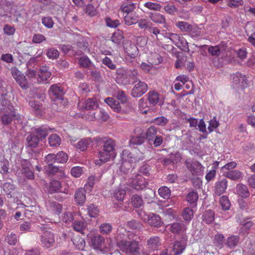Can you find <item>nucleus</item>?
<instances>
[{
	"mask_svg": "<svg viewBox=\"0 0 255 255\" xmlns=\"http://www.w3.org/2000/svg\"><path fill=\"white\" fill-rule=\"evenodd\" d=\"M0 121L3 125H8L12 121L15 124L22 123L23 116L16 113L14 107L5 99L0 101Z\"/></svg>",
	"mask_w": 255,
	"mask_h": 255,
	"instance_id": "nucleus-1",
	"label": "nucleus"
},
{
	"mask_svg": "<svg viewBox=\"0 0 255 255\" xmlns=\"http://www.w3.org/2000/svg\"><path fill=\"white\" fill-rule=\"evenodd\" d=\"M87 241L93 249L102 252H107L114 247L110 238L105 239L101 235L94 232H90L87 235Z\"/></svg>",
	"mask_w": 255,
	"mask_h": 255,
	"instance_id": "nucleus-2",
	"label": "nucleus"
},
{
	"mask_svg": "<svg viewBox=\"0 0 255 255\" xmlns=\"http://www.w3.org/2000/svg\"><path fill=\"white\" fill-rule=\"evenodd\" d=\"M128 234L124 237H118L117 239V245L123 252L128 253L131 255H140L139 247L137 242L130 240L128 238Z\"/></svg>",
	"mask_w": 255,
	"mask_h": 255,
	"instance_id": "nucleus-3",
	"label": "nucleus"
},
{
	"mask_svg": "<svg viewBox=\"0 0 255 255\" xmlns=\"http://www.w3.org/2000/svg\"><path fill=\"white\" fill-rule=\"evenodd\" d=\"M231 86L237 92H240L247 87V79L245 75L239 72L231 75Z\"/></svg>",
	"mask_w": 255,
	"mask_h": 255,
	"instance_id": "nucleus-4",
	"label": "nucleus"
},
{
	"mask_svg": "<svg viewBox=\"0 0 255 255\" xmlns=\"http://www.w3.org/2000/svg\"><path fill=\"white\" fill-rule=\"evenodd\" d=\"M128 184V186L138 191L145 188L148 185V182L143 177L138 174L129 179Z\"/></svg>",
	"mask_w": 255,
	"mask_h": 255,
	"instance_id": "nucleus-5",
	"label": "nucleus"
},
{
	"mask_svg": "<svg viewBox=\"0 0 255 255\" xmlns=\"http://www.w3.org/2000/svg\"><path fill=\"white\" fill-rule=\"evenodd\" d=\"M21 168L16 171L17 176L20 178H25L27 179H33L34 175L33 172L30 169V163L27 160L21 162Z\"/></svg>",
	"mask_w": 255,
	"mask_h": 255,
	"instance_id": "nucleus-6",
	"label": "nucleus"
},
{
	"mask_svg": "<svg viewBox=\"0 0 255 255\" xmlns=\"http://www.w3.org/2000/svg\"><path fill=\"white\" fill-rule=\"evenodd\" d=\"M41 230L44 232L41 236V242L43 246L46 248H50L53 246L55 243V238L53 233L49 231H45L46 228L44 226L46 224H41Z\"/></svg>",
	"mask_w": 255,
	"mask_h": 255,
	"instance_id": "nucleus-7",
	"label": "nucleus"
},
{
	"mask_svg": "<svg viewBox=\"0 0 255 255\" xmlns=\"http://www.w3.org/2000/svg\"><path fill=\"white\" fill-rule=\"evenodd\" d=\"M122 169L124 168L129 169L132 166V164L136 161L135 158L133 154L128 150H123L121 154Z\"/></svg>",
	"mask_w": 255,
	"mask_h": 255,
	"instance_id": "nucleus-8",
	"label": "nucleus"
},
{
	"mask_svg": "<svg viewBox=\"0 0 255 255\" xmlns=\"http://www.w3.org/2000/svg\"><path fill=\"white\" fill-rule=\"evenodd\" d=\"M11 74L16 82L22 89H27L28 87V82L25 76L17 69H11Z\"/></svg>",
	"mask_w": 255,
	"mask_h": 255,
	"instance_id": "nucleus-9",
	"label": "nucleus"
},
{
	"mask_svg": "<svg viewBox=\"0 0 255 255\" xmlns=\"http://www.w3.org/2000/svg\"><path fill=\"white\" fill-rule=\"evenodd\" d=\"M135 84L131 90V96L133 97H139L143 95L147 90L148 87L147 84L144 82L139 80Z\"/></svg>",
	"mask_w": 255,
	"mask_h": 255,
	"instance_id": "nucleus-10",
	"label": "nucleus"
},
{
	"mask_svg": "<svg viewBox=\"0 0 255 255\" xmlns=\"http://www.w3.org/2000/svg\"><path fill=\"white\" fill-rule=\"evenodd\" d=\"M116 82L121 85L129 84V80L128 78L127 69L124 68H120L117 69Z\"/></svg>",
	"mask_w": 255,
	"mask_h": 255,
	"instance_id": "nucleus-11",
	"label": "nucleus"
},
{
	"mask_svg": "<svg viewBox=\"0 0 255 255\" xmlns=\"http://www.w3.org/2000/svg\"><path fill=\"white\" fill-rule=\"evenodd\" d=\"M186 166L193 175H201L203 173V166L198 161L190 162L186 161Z\"/></svg>",
	"mask_w": 255,
	"mask_h": 255,
	"instance_id": "nucleus-12",
	"label": "nucleus"
},
{
	"mask_svg": "<svg viewBox=\"0 0 255 255\" xmlns=\"http://www.w3.org/2000/svg\"><path fill=\"white\" fill-rule=\"evenodd\" d=\"M102 143L103 145L101 146V149L107 151L111 154H116L115 150L116 143L115 141L109 138H105L103 139Z\"/></svg>",
	"mask_w": 255,
	"mask_h": 255,
	"instance_id": "nucleus-13",
	"label": "nucleus"
},
{
	"mask_svg": "<svg viewBox=\"0 0 255 255\" xmlns=\"http://www.w3.org/2000/svg\"><path fill=\"white\" fill-rule=\"evenodd\" d=\"M136 3L131 0H125L120 6L119 10L124 13L128 14L133 12L136 8Z\"/></svg>",
	"mask_w": 255,
	"mask_h": 255,
	"instance_id": "nucleus-14",
	"label": "nucleus"
},
{
	"mask_svg": "<svg viewBox=\"0 0 255 255\" xmlns=\"http://www.w3.org/2000/svg\"><path fill=\"white\" fill-rule=\"evenodd\" d=\"M116 156V154H111L109 152L101 149L98 153L99 159L95 160V164L100 165L103 163L108 161L111 159H114Z\"/></svg>",
	"mask_w": 255,
	"mask_h": 255,
	"instance_id": "nucleus-15",
	"label": "nucleus"
},
{
	"mask_svg": "<svg viewBox=\"0 0 255 255\" xmlns=\"http://www.w3.org/2000/svg\"><path fill=\"white\" fill-rule=\"evenodd\" d=\"M36 62V58H31L28 61V65L27 66H29V65L35 64ZM26 74L29 79L31 80L32 81H34V82H37V79H38V73H37L36 69L34 68H29L28 67Z\"/></svg>",
	"mask_w": 255,
	"mask_h": 255,
	"instance_id": "nucleus-16",
	"label": "nucleus"
},
{
	"mask_svg": "<svg viewBox=\"0 0 255 255\" xmlns=\"http://www.w3.org/2000/svg\"><path fill=\"white\" fill-rule=\"evenodd\" d=\"M228 185L226 179H222L216 182L214 187V194L218 196L223 194L226 191Z\"/></svg>",
	"mask_w": 255,
	"mask_h": 255,
	"instance_id": "nucleus-17",
	"label": "nucleus"
},
{
	"mask_svg": "<svg viewBox=\"0 0 255 255\" xmlns=\"http://www.w3.org/2000/svg\"><path fill=\"white\" fill-rule=\"evenodd\" d=\"M124 48L125 52L131 58H134L137 56L138 49L134 43L128 41L125 44Z\"/></svg>",
	"mask_w": 255,
	"mask_h": 255,
	"instance_id": "nucleus-18",
	"label": "nucleus"
},
{
	"mask_svg": "<svg viewBox=\"0 0 255 255\" xmlns=\"http://www.w3.org/2000/svg\"><path fill=\"white\" fill-rule=\"evenodd\" d=\"M78 106L82 110L86 109L89 110L96 109L98 107V105L97 100L94 98H92L88 99L85 101L84 103H82V102H79Z\"/></svg>",
	"mask_w": 255,
	"mask_h": 255,
	"instance_id": "nucleus-19",
	"label": "nucleus"
},
{
	"mask_svg": "<svg viewBox=\"0 0 255 255\" xmlns=\"http://www.w3.org/2000/svg\"><path fill=\"white\" fill-rule=\"evenodd\" d=\"M186 240V239L184 238L181 241L175 242L171 250L173 255H179L183 253L185 249Z\"/></svg>",
	"mask_w": 255,
	"mask_h": 255,
	"instance_id": "nucleus-20",
	"label": "nucleus"
},
{
	"mask_svg": "<svg viewBox=\"0 0 255 255\" xmlns=\"http://www.w3.org/2000/svg\"><path fill=\"white\" fill-rule=\"evenodd\" d=\"M148 100L150 104L155 105L157 104L161 105L163 104V98L157 92L152 91L148 93Z\"/></svg>",
	"mask_w": 255,
	"mask_h": 255,
	"instance_id": "nucleus-21",
	"label": "nucleus"
},
{
	"mask_svg": "<svg viewBox=\"0 0 255 255\" xmlns=\"http://www.w3.org/2000/svg\"><path fill=\"white\" fill-rule=\"evenodd\" d=\"M224 175L227 178L234 181H241L244 177V173L238 170L224 171Z\"/></svg>",
	"mask_w": 255,
	"mask_h": 255,
	"instance_id": "nucleus-22",
	"label": "nucleus"
},
{
	"mask_svg": "<svg viewBox=\"0 0 255 255\" xmlns=\"http://www.w3.org/2000/svg\"><path fill=\"white\" fill-rule=\"evenodd\" d=\"M51 75L49 68L46 66H42L38 73L37 83H41L47 80Z\"/></svg>",
	"mask_w": 255,
	"mask_h": 255,
	"instance_id": "nucleus-23",
	"label": "nucleus"
},
{
	"mask_svg": "<svg viewBox=\"0 0 255 255\" xmlns=\"http://www.w3.org/2000/svg\"><path fill=\"white\" fill-rule=\"evenodd\" d=\"M88 192L86 189L79 188L75 193V202L79 205H83L86 200V192Z\"/></svg>",
	"mask_w": 255,
	"mask_h": 255,
	"instance_id": "nucleus-24",
	"label": "nucleus"
},
{
	"mask_svg": "<svg viewBox=\"0 0 255 255\" xmlns=\"http://www.w3.org/2000/svg\"><path fill=\"white\" fill-rule=\"evenodd\" d=\"M142 218L144 221L148 223H160L161 221V217L158 215L152 213L147 214L143 212Z\"/></svg>",
	"mask_w": 255,
	"mask_h": 255,
	"instance_id": "nucleus-25",
	"label": "nucleus"
},
{
	"mask_svg": "<svg viewBox=\"0 0 255 255\" xmlns=\"http://www.w3.org/2000/svg\"><path fill=\"white\" fill-rule=\"evenodd\" d=\"M161 245L159 238L156 236L151 237L147 241L148 249L151 251L157 250Z\"/></svg>",
	"mask_w": 255,
	"mask_h": 255,
	"instance_id": "nucleus-26",
	"label": "nucleus"
},
{
	"mask_svg": "<svg viewBox=\"0 0 255 255\" xmlns=\"http://www.w3.org/2000/svg\"><path fill=\"white\" fill-rule=\"evenodd\" d=\"M138 16L135 12H131L127 14L124 17V21L126 25L130 26L137 23Z\"/></svg>",
	"mask_w": 255,
	"mask_h": 255,
	"instance_id": "nucleus-27",
	"label": "nucleus"
},
{
	"mask_svg": "<svg viewBox=\"0 0 255 255\" xmlns=\"http://www.w3.org/2000/svg\"><path fill=\"white\" fill-rule=\"evenodd\" d=\"M95 115L96 114L95 113H91L89 116V119L91 121L98 119L99 120L105 122L107 121L109 118L108 114L104 110H100L97 117H96Z\"/></svg>",
	"mask_w": 255,
	"mask_h": 255,
	"instance_id": "nucleus-28",
	"label": "nucleus"
},
{
	"mask_svg": "<svg viewBox=\"0 0 255 255\" xmlns=\"http://www.w3.org/2000/svg\"><path fill=\"white\" fill-rule=\"evenodd\" d=\"M129 84L136 83L139 80V75L135 69H127Z\"/></svg>",
	"mask_w": 255,
	"mask_h": 255,
	"instance_id": "nucleus-29",
	"label": "nucleus"
},
{
	"mask_svg": "<svg viewBox=\"0 0 255 255\" xmlns=\"http://www.w3.org/2000/svg\"><path fill=\"white\" fill-rule=\"evenodd\" d=\"M240 242V238L237 235H232L227 239L226 245L231 249L235 248Z\"/></svg>",
	"mask_w": 255,
	"mask_h": 255,
	"instance_id": "nucleus-30",
	"label": "nucleus"
},
{
	"mask_svg": "<svg viewBox=\"0 0 255 255\" xmlns=\"http://www.w3.org/2000/svg\"><path fill=\"white\" fill-rule=\"evenodd\" d=\"M159 128L155 126H151L148 128L145 133L146 138L149 141L153 140L154 138L157 135Z\"/></svg>",
	"mask_w": 255,
	"mask_h": 255,
	"instance_id": "nucleus-31",
	"label": "nucleus"
},
{
	"mask_svg": "<svg viewBox=\"0 0 255 255\" xmlns=\"http://www.w3.org/2000/svg\"><path fill=\"white\" fill-rule=\"evenodd\" d=\"M39 137L32 132L26 138L27 145L31 147H36L39 141Z\"/></svg>",
	"mask_w": 255,
	"mask_h": 255,
	"instance_id": "nucleus-32",
	"label": "nucleus"
},
{
	"mask_svg": "<svg viewBox=\"0 0 255 255\" xmlns=\"http://www.w3.org/2000/svg\"><path fill=\"white\" fill-rule=\"evenodd\" d=\"M92 140L89 138H83L79 140L75 145L76 147L81 151L87 150L88 146L91 143Z\"/></svg>",
	"mask_w": 255,
	"mask_h": 255,
	"instance_id": "nucleus-33",
	"label": "nucleus"
},
{
	"mask_svg": "<svg viewBox=\"0 0 255 255\" xmlns=\"http://www.w3.org/2000/svg\"><path fill=\"white\" fill-rule=\"evenodd\" d=\"M105 102L116 112H119L121 110V107L118 101H115L113 98H107L105 99Z\"/></svg>",
	"mask_w": 255,
	"mask_h": 255,
	"instance_id": "nucleus-34",
	"label": "nucleus"
},
{
	"mask_svg": "<svg viewBox=\"0 0 255 255\" xmlns=\"http://www.w3.org/2000/svg\"><path fill=\"white\" fill-rule=\"evenodd\" d=\"M236 189L238 194L242 197L247 198L250 195L248 187L243 184H237Z\"/></svg>",
	"mask_w": 255,
	"mask_h": 255,
	"instance_id": "nucleus-35",
	"label": "nucleus"
},
{
	"mask_svg": "<svg viewBox=\"0 0 255 255\" xmlns=\"http://www.w3.org/2000/svg\"><path fill=\"white\" fill-rule=\"evenodd\" d=\"M149 17L154 22L162 24L165 21V18L164 15L159 13H151L149 14Z\"/></svg>",
	"mask_w": 255,
	"mask_h": 255,
	"instance_id": "nucleus-36",
	"label": "nucleus"
},
{
	"mask_svg": "<svg viewBox=\"0 0 255 255\" xmlns=\"http://www.w3.org/2000/svg\"><path fill=\"white\" fill-rule=\"evenodd\" d=\"M199 196L197 192L195 191H190L187 196L186 199L188 203L193 205V207H196L197 201Z\"/></svg>",
	"mask_w": 255,
	"mask_h": 255,
	"instance_id": "nucleus-37",
	"label": "nucleus"
},
{
	"mask_svg": "<svg viewBox=\"0 0 255 255\" xmlns=\"http://www.w3.org/2000/svg\"><path fill=\"white\" fill-rule=\"evenodd\" d=\"M60 137L56 134H52L48 137V142L51 147H57L61 144Z\"/></svg>",
	"mask_w": 255,
	"mask_h": 255,
	"instance_id": "nucleus-38",
	"label": "nucleus"
},
{
	"mask_svg": "<svg viewBox=\"0 0 255 255\" xmlns=\"http://www.w3.org/2000/svg\"><path fill=\"white\" fill-rule=\"evenodd\" d=\"M49 94L52 95L55 98H60L63 93V91L57 85H53L49 90Z\"/></svg>",
	"mask_w": 255,
	"mask_h": 255,
	"instance_id": "nucleus-39",
	"label": "nucleus"
},
{
	"mask_svg": "<svg viewBox=\"0 0 255 255\" xmlns=\"http://www.w3.org/2000/svg\"><path fill=\"white\" fill-rule=\"evenodd\" d=\"M131 204L134 208H139L143 206V201L141 197L134 195L131 198Z\"/></svg>",
	"mask_w": 255,
	"mask_h": 255,
	"instance_id": "nucleus-40",
	"label": "nucleus"
},
{
	"mask_svg": "<svg viewBox=\"0 0 255 255\" xmlns=\"http://www.w3.org/2000/svg\"><path fill=\"white\" fill-rule=\"evenodd\" d=\"M149 63L152 65H157L162 61L160 55L157 53H151L148 57Z\"/></svg>",
	"mask_w": 255,
	"mask_h": 255,
	"instance_id": "nucleus-41",
	"label": "nucleus"
},
{
	"mask_svg": "<svg viewBox=\"0 0 255 255\" xmlns=\"http://www.w3.org/2000/svg\"><path fill=\"white\" fill-rule=\"evenodd\" d=\"M194 210L189 207H187L182 212V217L187 222H190L193 217Z\"/></svg>",
	"mask_w": 255,
	"mask_h": 255,
	"instance_id": "nucleus-42",
	"label": "nucleus"
},
{
	"mask_svg": "<svg viewBox=\"0 0 255 255\" xmlns=\"http://www.w3.org/2000/svg\"><path fill=\"white\" fill-rule=\"evenodd\" d=\"M214 219V213L210 210L205 211L203 215V222L206 223H211Z\"/></svg>",
	"mask_w": 255,
	"mask_h": 255,
	"instance_id": "nucleus-43",
	"label": "nucleus"
},
{
	"mask_svg": "<svg viewBox=\"0 0 255 255\" xmlns=\"http://www.w3.org/2000/svg\"><path fill=\"white\" fill-rule=\"evenodd\" d=\"M32 132L39 137V139L44 138L48 134L47 129L42 127L35 128Z\"/></svg>",
	"mask_w": 255,
	"mask_h": 255,
	"instance_id": "nucleus-44",
	"label": "nucleus"
},
{
	"mask_svg": "<svg viewBox=\"0 0 255 255\" xmlns=\"http://www.w3.org/2000/svg\"><path fill=\"white\" fill-rule=\"evenodd\" d=\"M113 197L117 200L123 201L126 195V191L123 189H116L113 193Z\"/></svg>",
	"mask_w": 255,
	"mask_h": 255,
	"instance_id": "nucleus-45",
	"label": "nucleus"
},
{
	"mask_svg": "<svg viewBox=\"0 0 255 255\" xmlns=\"http://www.w3.org/2000/svg\"><path fill=\"white\" fill-rule=\"evenodd\" d=\"M46 55L49 59H56L59 56V52L56 48L52 47L47 49Z\"/></svg>",
	"mask_w": 255,
	"mask_h": 255,
	"instance_id": "nucleus-46",
	"label": "nucleus"
},
{
	"mask_svg": "<svg viewBox=\"0 0 255 255\" xmlns=\"http://www.w3.org/2000/svg\"><path fill=\"white\" fill-rule=\"evenodd\" d=\"M158 191L159 196L164 199H168L171 195L170 190L166 186L159 188Z\"/></svg>",
	"mask_w": 255,
	"mask_h": 255,
	"instance_id": "nucleus-47",
	"label": "nucleus"
},
{
	"mask_svg": "<svg viewBox=\"0 0 255 255\" xmlns=\"http://www.w3.org/2000/svg\"><path fill=\"white\" fill-rule=\"evenodd\" d=\"M79 64L83 68L90 67L92 62L87 56H82L79 59Z\"/></svg>",
	"mask_w": 255,
	"mask_h": 255,
	"instance_id": "nucleus-48",
	"label": "nucleus"
},
{
	"mask_svg": "<svg viewBox=\"0 0 255 255\" xmlns=\"http://www.w3.org/2000/svg\"><path fill=\"white\" fill-rule=\"evenodd\" d=\"M138 26L141 29L149 30L152 25V23L146 19H141L138 21Z\"/></svg>",
	"mask_w": 255,
	"mask_h": 255,
	"instance_id": "nucleus-49",
	"label": "nucleus"
},
{
	"mask_svg": "<svg viewBox=\"0 0 255 255\" xmlns=\"http://www.w3.org/2000/svg\"><path fill=\"white\" fill-rule=\"evenodd\" d=\"M220 203L224 210H228L231 206L230 202L228 197L226 196H222L220 199Z\"/></svg>",
	"mask_w": 255,
	"mask_h": 255,
	"instance_id": "nucleus-50",
	"label": "nucleus"
},
{
	"mask_svg": "<svg viewBox=\"0 0 255 255\" xmlns=\"http://www.w3.org/2000/svg\"><path fill=\"white\" fill-rule=\"evenodd\" d=\"M176 46L180 48L181 50L189 52L190 50L188 46V43L186 40L183 37L181 36L179 39V42L177 43Z\"/></svg>",
	"mask_w": 255,
	"mask_h": 255,
	"instance_id": "nucleus-51",
	"label": "nucleus"
},
{
	"mask_svg": "<svg viewBox=\"0 0 255 255\" xmlns=\"http://www.w3.org/2000/svg\"><path fill=\"white\" fill-rule=\"evenodd\" d=\"M176 26L183 32H189L191 25L185 21H179L176 24Z\"/></svg>",
	"mask_w": 255,
	"mask_h": 255,
	"instance_id": "nucleus-52",
	"label": "nucleus"
},
{
	"mask_svg": "<svg viewBox=\"0 0 255 255\" xmlns=\"http://www.w3.org/2000/svg\"><path fill=\"white\" fill-rule=\"evenodd\" d=\"M124 39V36L121 31H118L113 33L111 37V40L115 43L119 44L121 43Z\"/></svg>",
	"mask_w": 255,
	"mask_h": 255,
	"instance_id": "nucleus-53",
	"label": "nucleus"
},
{
	"mask_svg": "<svg viewBox=\"0 0 255 255\" xmlns=\"http://www.w3.org/2000/svg\"><path fill=\"white\" fill-rule=\"evenodd\" d=\"M95 180L96 177L94 175H92L89 177L88 178V181L84 186V188L86 189V191H88V192H90L92 190L95 184Z\"/></svg>",
	"mask_w": 255,
	"mask_h": 255,
	"instance_id": "nucleus-54",
	"label": "nucleus"
},
{
	"mask_svg": "<svg viewBox=\"0 0 255 255\" xmlns=\"http://www.w3.org/2000/svg\"><path fill=\"white\" fill-rule=\"evenodd\" d=\"M61 188V183L60 182L56 180H52L50 182V186H49V191L52 192H58L60 191Z\"/></svg>",
	"mask_w": 255,
	"mask_h": 255,
	"instance_id": "nucleus-55",
	"label": "nucleus"
},
{
	"mask_svg": "<svg viewBox=\"0 0 255 255\" xmlns=\"http://www.w3.org/2000/svg\"><path fill=\"white\" fill-rule=\"evenodd\" d=\"M144 6L150 10L159 11L161 8V6L159 3L148 1L144 4Z\"/></svg>",
	"mask_w": 255,
	"mask_h": 255,
	"instance_id": "nucleus-56",
	"label": "nucleus"
},
{
	"mask_svg": "<svg viewBox=\"0 0 255 255\" xmlns=\"http://www.w3.org/2000/svg\"><path fill=\"white\" fill-rule=\"evenodd\" d=\"M189 35L192 37H197L201 34V29L196 25H191V28L189 31Z\"/></svg>",
	"mask_w": 255,
	"mask_h": 255,
	"instance_id": "nucleus-57",
	"label": "nucleus"
},
{
	"mask_svg": "<svg viewBox=\"0 0 255 255\" xmlns=\"http://www.w3.org/2000/svg\"><path fill=\"white\" fill-rule=\"evenodd\" d=\"M56 155V162L58 163H65L67 161L68 158L67 154L63 151H60L58 152Z\"/></svg>",
	"mask_w": 255,
	"mask_h": 255,
	"instance_id": "nucleus-58",
	"label": "nucleus"
},
{
	"mask_svg": "<svg viewBox=\"0 0 255 255\" xmlns=\"http://www.w3.org/2000/svg\"><path fill=\"white\" fill-rule=\"evenodd\" d=\"M168 120L163 116L155 118L153 120V123L155 125L163 127L166 125V124L168 123Z\"/></svg>",
	"mask_w": 255,
	"mask_h": 255,
	"instance_id": "nucleus-59",
	"label": "nucleus"
},
{
	"mask_svg": "<svg viewBox=\"0 0 255 255\" xmlns=\"http://www.w3.org/2000/svg\"><path fill=\"white\" fill-rule=\"evenodd\" d=\"M145 139L143 136H133L129 141L130 145H140L144 142Z\"/></svg>",
	"mask_w": 255,
	"mask_h": 255,
	"instance_id": "nucleus-60",
	"label": "nucleus"
},
{
	"mask_svg": "<svg viewBox=\"0 0 255 255\" xmlns=\"http://www.w3.org/2000/svg\"><path fill=\"white\" fill-rule=\"evenodd\" d=\"M86 12L92 17L96 16L98 14L97 9L91 4H88L86 6Z\"/></svg>",
	"mask_w": 255,
	"mask_h": 255,
	"instance_id": "nucleus-61",
	"label": "nucleus"
},
{
	"mask_svg": "<svg viewBox=\"0 0 255 255\" xmlns=\"http://www.w3.org/2000/svg\"><path fill=\"white\" fill-rule=\"evenodd\" d=\"M99 210L97 207L91 205L88 208V213L90 217L95 218L98 215Z\"/></svg>",
	"mask_w": 255,
	"mask_h": 255,
	"instance_id": "nucleus-62",
	"label": "nucleus"
},
{
	"mask_svg": "<svg viewBox=\"0 0 255 255\" xmlns=\"http://www.w3.org/2000/svg\"><path fill=\"white\" fill-rule=\"evenodd\" d=\"M42 23L46 27L48 28H51L54 25V21L50 16L43 17Z\"/></svg>",
	"mask_w": 255,
	"mask_h": 255,
	"instance_id": "nucleus-63",
	"label": "nucleus"
},
{
	"mask_svg": "<svg viewBox=\"0 0 255 255\" xmlns=\"http://www.w3.org/2000/svg\"><path fill=\"white\" fill-rule=\"evenodd\" d=\"M106 24L108 27L112 28H116L120 24L119 20H113L110 17H107L105 19Z\"/></svg>",
	"mask_w": 255,
	"mask_h": 255,
	"instance_id": "nucleus-64",
	"label": "nucleus"
}]
</instances>
